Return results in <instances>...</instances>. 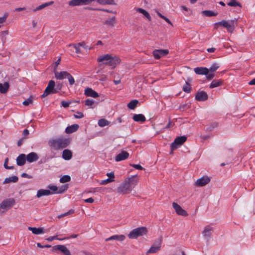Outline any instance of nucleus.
Segmentation results:
<instances>
[{
    "instance_id": "nucleus-47",
    "label": "nucleus",
    "mask_w": 255,
    "mask_h": 255,
    "mask_svg": "<svg viewBox=\"0 0 255 255\" xmlns=\"http://www.w3.org/2000/svg\"><path fill=\"white\" fill-rule=\"evenodd\" d=\"M48 188L50 190H51L53 193H57V192H58V187L56 186H55V185H49L48 186Z\"/></svg>"
},
{
    "instance_id": "nucleus-43",
    "label": "nucleus",
    "mask_w": 255,
    "mask_h": 255,
    "mask_svg": "<svg viewBox=\"0 0 255 255\" xmlns=\"http://www.w3.org/2000/svg\"><path fill=\"white\" fill-rule=\"evenodd\" d=\"M68 188V185L67 184H65L61 186L58 188V192H57V194H61L64 192L65 191L67 190Z\"/></svg>"
},
{
    "instance_id": "nucleus-8",
    "label": "nucleus",
    "mask_w": 255,
    "mask_h": 255,
    "mask_svg": "<svg viewBox=\"0 0 255 255\" xmlns=\"http://www.w3.org/2000/svg\"><path fill=\"white\" fill-rule=\"evenodd\" d=\"M55 86V82L53 80H50L48 84L44 90L43 94L40 96V97L41 98H43L49 94L57 93Z\"/></svg>"
},
{
    "instance_id": "nucleus-27",
    "label": "nucleus",
    "mask_w": 255,
    "mask_h": 255,
    "mask_svg": "<svg viewBox=\"0 0 255 255\" xmlns=\"http://www.w3.org/2000/svg\"><path fill=\"white\" fill-rule=\"evenodd\" d=\"M9 87V85L8 82H4L3 84L0 83V92L2 94L6 93Z\"/></svg>"
},
{
    "instance_id": "nucleus-24",
    "label": "nucleus",
    "mask_w": 255,
    "mask_h": 255,
    "mask_svg": "<svg viewBox=\"0 0 255 255\" xmlns=\"http://www.w3.org/2000/svg\"><path fill=\"white\" fill-rule=\"evenodd\" d=\"M72 156V152L69 149H64L62 152V158L66 160H69L71 159Z\"/></svg>"
},
{
    "instance_id": "nucleus-10",
    "label": "nucleus",
    "mask_w": 255,
    "mask_h": 255,
    "mask_svg": "<svg viewBox=\"0 0 255 255\" xmlns=\"http://www.w3.org/2000/svg\"><path fill=\"white\" fill-rule=\"evenodd\" d=\"M91 3V0H71L69 1L70 6H75L83 5H88Z\"/></svg>"
},
{
    "instance_id": "nucleus-62",
    "label": "nucleus",
    "mask_w": 255,
    "mask_h": 255,
    "mask_svg": "<svg viewBox=\"0 0 255 255\" xmlns=\"http://www.w3.org/2000/svg\"><path fill=\"white\" fill-rule=\"evenodd\" d=\"M79 45H80V46H82L83 47H84V48L85 49H90V48L88 46H87L86 45V43L85 42H80V43H79Z\"/></svg>"
},
{
    "instance_id": "nucleus-61",
    "label": "nucleus",
    "mask_w": 255,
    "mask_h": 255,
    "mask_svg": "<svg viewBox=\"0 0 255 255\" xmlns=\"http://www.w3.org/2000/svg\"><path fill=\"white\" fill-rule=\"evenodd\" d=\"M106 175L108 176L109 177V178L110 179H114V178H115V175L113 172L107 173Z\"/></svg>"
},
{
    "instance_id": "nucleus-58",
    "label": "nucleus",
    "mask_w": 255,
    "mask_h": 255,
    "mask_svg": "<svg viewBox=\"0 0 255 255\" xmlns=\"http://www.w3.org/2000/svg\"><path fill=\"white\" fill-rule=\"evenodd\" d=\"M130 165L133 167H134V168H135L136 169H138V170H142L144 168L139 164H130Z\"/></svg>"
},
{
    "instance_id": "nucleus-52",
    "label": "nucleus",
    "mask_w": 255,
    "mask_h": 255,
    "mask_svg": "<svg viewBox=\"0 0 255 255\" xmlns=\"http://www.w3.org/2000/svg\"><path fill=\"white\" fill-rule=\"evenodd\" d=\"M158 16L159 17H160L161 18H163V19H164L167 23H168L169 24H171V25H172V24L171 22V21L168 18H167L166 16L162 15L159 12H158L157 13Z\"/></svg>"
},
{
    "instance_id": "nucleus-34",
    "label": "nucleus",
    "mask_w": 255,
    "mask_h": 255,
    "mask_svg": "<svg viewBox=\"0 0 255 255\" xmlns=\"http://www.w3.org/2000/svg\"><path fill=\"white\" fill-rule=\"evenodd\" d=\"M160 250V247L159 246H154L152 245L150 248L147 251V255L149 254L156 253Z\"/></svg>"
},
{
    "instance_id": "nucleus-46",
    "label": "nucleus",
    "mask_w": 255,
    "mask_h": 255,
    "mask_svg": "<svg viewBox=\"0 0 255 255\" xmlns=\"http://www.w3.org/2000/svg\"><path fill=\"white\" fill-rule=\"evenodd\" d=\"M32 102H33V98L31 96L29 97V98L27 100L24 101L23 102L22 104L23 105L26 106H28L30 104H32Z\"/></svg>"
},
{
    "instance_id": "nucleus-25",
    "label": "nucleus",
    "mask_w": 255,
    "mask_h": 255,
    "mask_svg": "<svg viewBox=\"0 0 255 255\" xmlns=\"http://www.w3.org/2000/svg\"><path fill=\"white\" fill-rule=\"evenodd\" d=\"M132 119L136 122L143 123L146 121L145 117L142 114H134Z\"/></svg>"
},
{
    "instance_id": "nucleus-21",
    "label": "nucleus",
    "mask_w": 255,
    "mask_h": 255,
    "mask_svg": "<svg viewBox=\"0 0 255 255\" xmlns=\"http://www.w3.org/2000/svg\"><path fill=\"white\" fill-rule=\"evenodd\" d=\"M26 161L25 154L23 153L20 154L16 158V164L18 166L23 165Z\"/></svg>"
},
{
    "instance_id": "nucleus-9",
    "label": "nucleus",
    "mask_w": 255,
    "mask_h": 255,
    "mask_svg": "<svg viewBox=\"0 0 255 255\" xmlns=\"http://www.w3.org/2000/svg\"><path fill=\"white\" fill-rule=\"evenodd\" d=\"M57 250L61 252L64 255H71L70 251L64 245H56L53 246L51 249V252H55Z\"/></svg>"
},
{
    "instance_id": "nucleus-30",
    "label": "nucleus",
    "mask_w": 255,
    "mask_h": 255,
    "mask_svg": "<svg viewBox=\"0 0 255 255\" xmlns=\"http://www.w3.org/2000/svg\"><path fill=\"white\" fill-rule=\"evenodd\" d=\"M94 1H97L99 3L103 5H114L116 4L114 0H91V2Z\"/></svg>"
},
{
    "instance_id": "nucleus-11",
    "label": "nucleus",
    "mask_w": 255,
    "mask_h": 255,
    "mask_svg": "<svg viewBox=\"0 0 255 255\" xmlns=\"http://www.w3.org/2000/svg\"><path fill=\"white\" fill-rule=\"evenodd\" d=\"M169 51L167 49H155L153 51L152 54L155 59H158L161 57L168 54Z\"/></svg>"
},
{
    "instance_id": "nucleus-59",
    "label": "nucleus",
    "mask_w": 255,
    "mask_h": 255,
    "mask_svg": "<svg viewBox=\"0 0 255 255\" xmlns=\"http://www.w3.org/2000/svg\"><path fill=\"white\" fill-rule=\"evenodd\" d=\"M190 107V105H188V104H184V105H181L180 107V110L181 111H184L186 109H187L188 108H189Z\"/></svg>"
},
{
    "instance_id": "nucleus-3",
    "label": "nucleus",
    "mask_w": 255,
    "mask_h": 255,
    "mask_svg": "<svg viewBox=\"0 0 255 255\" xmlns=\"http://www.w3.org/2000/svg\"><path fill=\"white\" fill-rule=\"evenodd\" d=\"M97 61L103 62L104 64L108 65L112 68H115L117 65L121 62V59L119 57L108 54L99 56Z\"/></svg>"
},
{
    "instance_id": "nucleus-55",
    "label": "nucleus",
    "mask_w": 255,
    "mask_h": 255,
    "mask_svg": "<svg viewBox=\"0 0 255 255\" xmlns=\"http://www.w3.org/2000/svg\"><path fill=\"white\" fill-rule=\"evenodd\" d=\"M73 46L74 48L75 49V52L76 53H80L81 52L80 48V45H79V43L77 44H73Z\"/></svg>"
},
{
    "instance_id": "nucleus-12",
    "label": "nucleus",
    "mask_w": 255,
    "mask_h": 255,
    "mask_svg": "<svg viewBox=\"0 0 255 255\" xmlns=\"http://www.w3.org/2000/svg\"><path fill=\"white\" fill-rule=\"evenodd\" d=\"M172 206L178 215L184 217L188 216V213L185 210L182 209L177 203L173 202L172 203Z\"/></svg>"
},
{
    "instance_id": "nucleus-4",
    "label": "nucleus",
    "mask_w": 255,
    "mask_h": 255,
    "mask_svg": "<svg viewBox=\"0 0 255 255\" xmlns=\"http://www.w3.org/2000/svg\"><path fill=\"white\" fill-rule=\"evenodd\" d=\"M238 19L236 18L229 21L223 20L220 22L215 23L214 24L215 28H218V26L220 25L227 28L229 32H232L235 29V26L237 25L236 23Z\"/></svg>"
},
{
    "instance_id": "nucleus-18",
    "label": "nucleus",
    "mask_w": 255,
    "mask_h": 255,
    "mask_svg": "<svg viewBox=\"0 0 255 255\" xmlns=\"http://www.w3.org/2000/svg\"><path fill=\"white\" fill-rule=\"evenodd\" d=\"M84 94L88 97H91L93 98H97L99 96L98 93L90 88H86Z\"/></svg>"
},
{
    "instance_id": "nucleus-54",
    "label": "nucleus",
    "mask_w": 255,
    "mask_h": 255,
    "mask_svg": "<svg viewBox=\"0 0 255 255\" xmlns=\"http://www.w3.org/2000/svg\"><path fill=\"white\" fill-rule=\"evenodd\" d=\"M114 181V179L108 178L107 179H105V180H102L101 182H100V184L101 185H105V184H107L108 183L113 182Z\"/></svg>"
},
{
    "instance_id": "nucleus-28",
    "label": "nucleus",
    "mask_w": 255,
    "mask_h": 255,
    "mask_svg": "<svg viewBox=\"0 0 255 255\" xmlns=\"http://www.w3.org/2000/svg\"><path fill=\"white\" fill-rule=\"evenodd\" d=\"M223 81L221 79L214 80L210 84L209 87L211 89L220 86L222 84Z\"/></svg>"
},
{
    "instance_id": "nucleus-6",
    "label": "nucleus",
    "mask_w": 255,
    "mask_h": 255,
    "mask_svg": "<svg viewBox=\"0 0 255 255\" xmlns=\"http://www.w3.org/2000/svg\"><path fill=\"white\" fill-rule=\"evenodd\" d=\"M147 232L146 227H138L132 230L128 235L129 239H136L139 236L145 235Z\"/></svg>"
},
{
    "instance_id": "nucleus-19",
    "label": "nucleus",
    "mask_w": 255,
    "mask_h": 255,
    "mask_svg": "<svg viewBox=\"0 0 255 255\" xmlns=\"http://www.w3.org/2000/svg\"><path fill=\"white\" fill-rule=\"evenodd\" d=\"M194 72L198 75H206L209 73V70L206 67H199L194 68Z\"/></svg>"
},
{
    "instance_id": "nucleus-5",
    "label": "nucleus",
    "mask_w": 255,
    "mask_h": 255,
    "mask_svg": "<svg viewBox=\"0 0 255 255\" xmlns=\"http://www.w3.org/2000/svg\"><path fill=\"white\" fill-rule=\"evenodd\" d=\"M15 204V200L13 198L3 200L0 204V215H3L6 211L11 208Z\"/></svg>"
},
{
    "instance_id": "nucleus-63",
    "label": "nucleus",
    "mask_w": 255,
    "mask_h": 255,
    "mask_svg": "<svg viewBox=\"0 0 255 255\" xmlns=\"http://www.w3.org/2000/svg\"><path fill=\"white\" fill-rule=\"evenodd\" d=\"M21 176L23 178H29V179L32 178L31 176L28 175V174H27L26 173H22L21 175Z\"/></svg>"
},
{
    "instance_id": "nucleus-31",
    "label": "nucleus",
    "mask_w": 255,
    "mask_h": 255,
    "mask_svg": "<svg viewBox=\"0 0 255 255\" xmlns=\"http://www.w3.org/2000/svg\"><path fill=\"white\" fill-rule=\"evenodd\" d=\"M18 178L16 176H12L11 177H9L8 178H6L5 179L4 181L3 182V184H7L9 183L10 182H13L16 183L18 181Z\"/></svg>"
},
{
    "instance_id": "nucleus-36",
    "label": "nucleus",
    "mask_w": 255,
    "mask_h": 255,
    "mask_svg": "<svg viewBox=\"0 0 255 255\" xmlns=\"http://www.w3.org/2000/svg\"><path fill=\"white\" fill-rule=\"evenodd\" d=\"M218 126V123L217 122H214L209 124L207 125L206 130L208 131H212L214 128H217Z\"/></svg>"
},
{
    "instance_id": "nucleus-49",
    "label": "nucleus",
    "mask_w": 255,
    "mask_h": 255,
    "mask_svg": "<svg viewBox=\"0 0 255 255\" xmlns=\"http://www.w3.org/2000/svg\"><path fill=\"white\" fill-rule=\"evenodd\" d=\"M8 161V158H5V160H4V164H3L4 167L7 169H13L14 168V167L13 166H8L7 165Z\"/></svg>"
},
{
    "instance_id": "nucleus-60",
    "label": "nucleus",
    "mask_w": 255,
    "mask_h": 255,
    "mask_svg": "<svg viewBox=\"0 0 255 255\" xmlns=\"http://www.w3.org/2000/svg\"><path fill=\"white\" fill-rule=\"evenodd\" d=\"M37 246L39 248H50L51 247V245H41L40 243H37Z\"/></svg>"
},
{
    "instance_id": "nucleus-26",
    "label": "nucleus",
    "mask_w": 255,
    "mask_h": 255,
    "mask_svg": "<svg viewBox=\"0 0 255 255\" xmlns=\"http://www.w3.org/2000/svg\"><path fill=\"white\" fill-rule=\"evenodd\" d=\"M28 230L32 232V233L35 235H39L44 233L43 228L42 227L35 228V227H28Z\"/></svg>"
},
{
    "instance_id": "nucleus-38",
    "label": "nucleus",
    "mask_w": 255,
    "mask_h": 255,
    "mask_svg": "<svg viewBox=\"0 0 255 255\" xmlns=\"http://www.w3.org/2000/svg\"><path fill=\"white\" fill-rule=\"evenodd\" d=\"M219 67L220 66L218 63L216 62L213 63L210 67L208 68L209 72L214 73L219 68Z\"/></svg>"
},
{
    "instance_id": "nucleus-51",
    "label": "nucleus",
    "mask_w": 255,
    "mask_h": 255,
    "mask_svg": "<svg viewBox=\"0 0 255 255\" xmlns=\"http://www.w3.org/2000/svg\"><path fill=\"white\" fill-rule=\"evenodd\" d=\"M94 103V101L92 99H87L85 101V104L86 106H92Z\"/></svg>"
},
{
    "instance_id": "nucleus-32",
    "label": "nucleus",
    "mask_w": 255,
    "mask_h": 255,
    "mask_svg": "<svg viewBox=\"0 0 255 255\" xmlns=\"http://www.w3.org/2000/svg\"><path fill=\"white\" fill-rule=\"evenodd\" d=\"M136 11L142 13L145 17H146L149 20H150L151 19V17L149 14V13L144 10V9H142L141 8H137L136 9Z\"/></svg>"
},
{
    "instance_id": "nucleus-2",
    "label": "nucleus",
    "mask_w": 255,
    "mask_h": 255,
    "mask_svg": "<svg viewBox=\"0 0 255 255\" xmlns=\"http://www.w3.org/2000/svg\"><path fill=\"white\" fill-rule=\"evenodd\" d=\"M70 141L69 138L60 136L49 139L48 144L52 149L58 150L67 147L70 144Z\"/></svg>"
},
{
    "instance_id": "nucleus-40",
    "label": "nucleus",
    "mask_w": 255,
    "mask_h": 255,
    "mask_svg": "<svg viewBox=\"0 0 255 255\" xmlns=\"http://www.w3.org/2000/svg\"><path fill=\"white\" fill-rule=\"evenodd\" d=\"M109 124V122L104 119H101L98 121V125L100 127H104L108 126Z\"/></svg>"
},
{
    "instance_id": "nucleus-56",
    "label": "nucleus",
    "mask_w": 255,
    "mask_h": 255,
    "mask_svg": "<svg viewBox=\"0 0 255 255\" xmlns=\"http://www.w3.org/2000/svg\"><path fill=\"white\" fill-rule=\"evenodd\" d=\"M215 74L214 73H211L207 74L206 75V78L208 80H212L214 77H215Z\"/></svg>"
},
{
    "instance_id": "nucleus-48",
    "label": "nucleus",
    "mask_w": 255,
    "mask_h": 255,
    "mask_svg": "<svg viewBox=\"0 0 255 255\" xmlns=\"http://www.w3.org/2000/svg\"><path fill=\"white\" fill-rule=\"evenodd\" d=\"M67 78L68 79V81L70 85H73L75 83V80L74 78L69 73H68Z\"/></svg>"
},
{
    "instance_id": "nucleus-29",
    "label": "nucleus",
    "mask_w": 255,
    "mask_h": 255,
    "mask_svg": "<svg viewBox=\"0 0 255 255\" xmlns=\"http://www.w3.org/2000/svg\"><path fill=\"white\" fill-rule=\"evenodd\" d=\"M116 23V17L113 16L111 18L107 19L104 22V24L107 25L111 27L114 26L115 23Z\"/></svg>"
},
{
    "instance_id": "nucleus-44",
    "label": "nucleus",
    "mask_w": 255,
    "mask_h": 255,
    "mask_svg": "<svg viewBox=\"0 0 255 255\" xmlns=\"http://www.w3.org/2000/svg\"><path fill=\"white\" fill-rule=\"evenodd\" d=\"M162 242V237H160L157 239H156L154 242L153 246H159L161 248V245Z\"/></svg>"
},
{
    "instance_id": "nucleus-14",
    "label": "nucleus",
    "mask_w": 255,
    "mask_h": 255,
    "mask_svg": "<svg viewBox=\"0 0 255 255\" xmlns=\"http://www.w3.org/2000/svg\"><path fill=\"white\" fill-rule=\"evenodd\" d=\"M210 181V179L207 176H203L200 179H198L196 182V185L197 186H204L207 184Z\"/></svg>"
},
{
    "instance_id": "nucleus-39",
    "label": "nucleus",
    "mask_w": 255,
    "mask_h": 255,
    "mask_svg": "<svg viewBox=\"0 0 255 255\" xmlns=\"http://www.w3.org/2000/svg\"><path fill=\"white\" fill-rule=\"evenodd\" d=\"M202 13L206 16H216L218 14L217 12H215L212 10H206L202 11Z\"/></svg>"
},
{
    "instance_id": "nucleus-53",
    "label": "nucleus",
    "mask_w": 255,
    "mask_h": 255,
    "mask_svg": "<svg viewBox=\"0 0 255 255\" xmlns=\"http://www.w3.org/2000/svg\"><path fill=\"white\" fill-rule=\"evenodd\" d=\"M71 103V102H66L65 101H62L61 102V106L65 108H66L69 106V105Z\"/></svg>"
},
{
    "instance_id": "nucleus-16",
    "label": "nucleus",
    "mask_w": 255,
    "mask_h": 255,
    "mask_svg": "<svg viewBox=\"0 0 255 255\" xmlns=\"http://www.w3.org/2000/svg\"><path fill=\"white\" fill-rule=\"evenodd\" d=\"M129 156V153L126 151L122 150L115 157V160L117 162L127 159Z\"/></svg>"
},
{
    "instance_id": "nucleus-20",
    "label": "nucleus",
    "mask_w": 255,
    "mask_h": 255,
    "mask_svg": "<svg viewBox=\"0 0 255 255\" xmlns=\"http://www.w3.org/2000/svg\"><path fill=\"white\" fill-rule=\"evenodd\" d=\"M68 72L67 71L58 72L54 71L55 77L57 79L63 80L67 78Z\"/></svg>"
},
{
    "instance_id": "nucleus-35",
    "label": "nucleus",
    "mask_w": 255,
    "mask_h": 255,
    "mask_svg": "<svg viewBox=\"0 0 255 255\" xmlns=\"http://www.w3.org/2000/svg\"><path fill=\"white\" fill-rule=\"evenodd\" d=\"M227 5L230 6L236 7L239 6L240 7H242V4L237 1L236 0H230V1L227 3Z\"/></svg>"
},
{
    "instance_id": "nucleus-57",
    "label": "nucleus",
    "mask_w": 255,
    "mask_h": 255,
    "mask_svg": "<svg viewBox=\"0 0 255 255\" xmlns=\"http://www.w3.org/2000/svg\"><path fill=\"white\" fill-rule=\"evenodd\" d=\"M77 115H74V117L76 119H81L84 117V115L82 112H77Z\"/></svg>"
},
{
    "instance_id": "nucleus-22",
    "label": "nucleus",
    "mask_w": 255,
    "mask_h": 255,
    "mask_svg": "<svg viewBox=\"0 0 255 255\" xmlns=\"http://www.w3.org/2000/svg\"><path fill=\"white\" fill-rule=\"evenodd\" d=\"M53 193L48 189H40L37 191L36 196L38 198H40L43 196H48L52 194Z\"/></svg>"
},
{
    "instance_id": "nucleus-13",
    "label": "nucleus",
    "mask_w": 255,
    "mask_h": 255,
    "mask_svg": "<svg viewBox=\"0 0 255 255\" xmlns=\"http://www.w3.org/2000/svg\"><path fill=\"white\" fill-rule=\"evenodd\" d=\"M208 98L206 92L203 91H199L195 95V99L198 101H205Z\"/></svg>"
},
{
    "instance_id": "nucleus-1",
    "label": "nucleus",
    "mask_w": 255,
    "mask_h": 255,
    "mask_svg": "<svg viewBox=\"0 0 255 255\" xmlns=\"http://www.w3.org/2000/svg\"><path fill=\"white\" fill-rule=\"evenodd\" d=\"M136 176V175L131 176L126 179L117 188L118 192L123 194L130 193L137 183V180L135 178Z\"/></svg>"
},
{
    "instance_id": "nucleus-50",
    "label": "nucleus",
    "mask_w": 255,
    "mask_h": 255,
    "mask_svg": "<svg viewBox=\"0 0 255 255\" xmlns=\"http://www.w3.org/2000/svg\"><path fill=\"white\" fill-rule=\"evenodd\" d=\"M63 87V84L61 83H57L55 84V88L56 91H57V93L59 92V91L61 90Z\"/></svg>"
},
{
    "instance_id": "nucleus-45",
    "label": "nucleus",
    "mask_w": 255,
    "mask_h": 255,
    "mask_svg": "<svg viewBox=\"0 0 255 255\" xmlns=\"http://www.w3.org/2000/svg\"><path fill=\"white\" fill-rule=\"evenodd\" d=\"M114 240L123 241L126 239V237L124 235H114Z\"/></svg>"
},
{
    "instance_id": "nucleus-33",
    "label": "nucleus",
    "mask_w": 255,
    "mask_h": 255,
    "mask_svg": "<svg viewBox=\"0 0 255 255\" xmlns=\"http://www.w3.org/2000/svg\"><path fill=\"white\" fill-rule=\"evenodd\" d=\"M53 3H54V2L53 1L44 3L40 5L39 6L37 7L36 8L34 9L33 11L35 12L37 10H41V9L45 8L46 6L52 5Z\"/></svg>"
},
{
    "instance_id": "nucleus-37",
    "label": "nucleus",
    "mask_w": 255,
    "mask_h": 255,
    "mask_svg": "<svg viewBox=\"0 0 255 255\" xmlns=\"http://www.w3.org/2000/svg\"><path fill=\"white\" fill-rule=\"evenodd\" d=\"M138 103V101L136 100H132L128 104V107L131 110H133L136 107Z\"/></svg>"
},
{
    "instance_id": "nucleus-15",
    "label": "nucleus",
    "mask_w": 255,
    "mask_h": 255,
    "mask_svg": "<svg viewBox=\"0 0 255 255\" xmlns=\"http://www.w3.org/2000/svg\"><path fill=\"white\" fill-rule=\"evenodd\" d=\"M212 233L213 228L209 226H207L205 227L204 230L202 232V234L206 240L207 241H209V239L212 234Z\"/></svg>"
},
{
    "instance_id": "nucleus-42",
    "label": "nucleus",
    "mask_w": 255,
    "mask_h": 255,
    "mask_svg": "<svg viewBox=\"0 0 255 255\" xmlns=\"http://www.w3.org/2000/svg\"><path fill=\"white\" fill-rule=\"evenodd\" d=\"M71 180V177L69 175H65L63 176L60 179V183H65L70 181Z\"/></svg>"
},
{
    "instance_id": "nucleus-41",
    "label": "nucleus",
    "mask_w": 255,
    "mask_h": 255,
    "mask_svg": "<svg viewBox=\"0 0 255 255\" xmlns=\"http://www.w3.org/2000/svg\"><path fill=\"white\" fill-rule=\"evenodd\" d=\"M183 90L186 93H189L191 92V85L188 82H186L185 84L183 86Z\"/></svg>"
},
{
    "instance_id": "nucleus-17",
    "label": "nucleus",
    "mask_w": 255,
    "mask_h": 255,
    "mask_svg": "<svg viewBox=\"0 0 255 255\" xmlns=\"http://www.w3.org/2000/svg\"><path fill=\"white\" fill-rule=\"evenodd\" d=\"M26 157V160L30 163L37 161L39 158L37 154L34 152H31L28 154Z\"/></svg>"
},
{
    "instance_id": "nucleus-64",
    "label": "nucleus",
    "mask_w": 255,
    "mask_h": 255,
    "mask_svg": "<svg viewBox=\"0 0 255 255\" xmlns=\"http://www.w3.org/2000/svg\"><path fill=\"white\" fill-rule=\"evenodd\" d=\"M24 139H25V138L23 137L18 140V141H17V146H20L22 144Z\"/></svg>"
},
{
    "instance_id": "nucleus-23",
    "label": "nucleus",
    "mask_w": 255,
    "mask_h": 255,
    "mask_svg": "<svg viewBox=\"0 0 255 255\" xmlns=\"http://www.w3.org/2000/svg\"><path fill=\"white\" fill-rule=\"evenodd\" d=\"M79 126L77 124H74L70 126H68L65 129V132L67 133H72L77 131Z\"/></svg>"
},
{
    "instance_id": "nucleus-7",
    "label": "nucleus",
    "mask_w": 255,
    "mask_h": 255,
    "mask_svg": "<svg viewBox=\"0 0 255 255\" xmlns=\"http://www.w3.org/2000/svg\"><path fill=\"white\" fill-rule=\"evenodd\" d=\"M187 136L185 135L177 136L174 141L170 145V148L172 153L173 151L180 146L187 140Z\"/></svg>"
}]
</instances>
